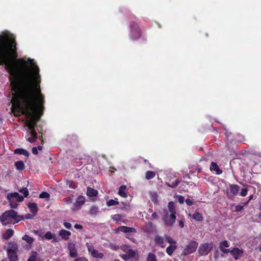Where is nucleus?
I'll list each match as a JSON object with an SVG mask.
<instances>
[{
  "label": "nucleus",
  "instance_id": "f257e3e1",
  "mask_svg": "<svg viewBox=\"0 0 261 261\" xmlns=\"http://www.w3.org/2000/svg\"><path fill=\"white\" fill-rule=\"evenodd\" d=\"M16 42L13 35L7 31L0 33V65H4L9 72L11 88V101L25 116L28 127L27 140L30 143L37 139L35 130L40 119L44 98L39 84V68L33 59H16Z\"/></svg>",
  "mask_w": 261,
  "mask_h": 261
},
{
  "label": "nucleus",
  "instance_id": "f03ea898",
  "mask_svg": "<svg viewBox=\"0 0 261 261\" xmlns=\"http://www.w3.org/2000/svg\"><path fill=\"white\" fill-rule=\"evenodd\" d=\"M21 220L20 216L14 210L5 212L0 216V221L3 225L15 224Z\"/></svg>",
  "mask_w": 261,
  "mask_h": 261
},
{
  "label": "nucleus",
  "instance_id": "7ed1b4c3",
  "mask_svg": "<svg viewBox=\"0 0 261 261\" xmlns=\"http://www.w3.org/2000/svg\"><path fill=\"white\" fill-rule=\"evenodd\" d=\"M7 198L9 201L11 207L16 208L18 206L17 202H22L24 199V197L17 192H14L8 193L7 195Z\"/></svg>",
  "mask_w": 261,
  "mask_h": 261
},
{
  "label": "nucleus",
  "instance_id": "20e7f679",
  "mask_svg": "<svg viewBox=\"0 0 261 261\" xmlns=\"http://www.w3.org/2000/svg\"><path fill=\"white\" fill-rule=\"evenodd\" d=\"M198 243L196 241H191L186 245L183 250L182 253L184 255H188L195 252L197 248Z\"/></svg>",
  "mask_w": 261,
  "mask_h": 261
},
{
  "label": "nucleus",
  "instance_id": "39448f33",
  "mask_svg": "<svg viewBox=\"0 0 261 261\" xmlns=\"http://www.w3.org/2000/svg\"><path fill=\"white\" fill-rule=\"evenodd\" d=\"M212 243H204L201 244L198 249V252L201 255H207L213 249Z\"/></svg>",
  "mask_w": 261,
  "mask_h": 261
},
{
  "label": "nucleus",
  "instance_id": "423d86ee",
  "mask_svg": "<svg viewBox=\"0 0 261 261\" xmlns=\"http://www.w3.org/2000/svg\"><path fill=\"white\" fill-rule=\"evenodd\" d=\"M130 27L131 38L134 40L139 38L141 36V33L137 24L133 22L131 23Z\"/></svg>",
  "mask_w": 261,
  "mask_h": 261
},
{
  "label": "nucleus",
  "instance_id": "0eeeda50",
  "mask_svg": "<svg viewBox=\"0 0 261 261\" xmlns=\"http://www.w3.org/2000/svg\"><path fill=\"white\" fill-rule=\"evenodd\" d=\"M85 199L83 196H79L76 199L75 202L74 203L73 207L71 208L73 211H78L81 208L82 205L85 203Z\"/></svg>",
  "mask_w": 261,
  "mask_h": 261
},
{
  "label": "nucleus",
  "instance_id": "6e6552de",
  "mask_svg": "<svg viewBox=\"0 0 261 261\" xmlns=\"http://www.w3.org/2000/svg\"><path fill=\"white\" fill-rule=\"evenodd\" d=\"M240 187L237 185H230L229 191L227 192L228 197L232 198L236 196L239 192Z\"/></svg>",
  "mask_w": 261,
  "mask_h": 261
},
{
  "label": "nucleus",
  "instance_id": "1a4fd4ad",
  "mask_svg": "<svg viewBox=\"0 0 261 261\" xmlns=\"http://www.w3.org/2000/svg\"><path fill=\"white\" fill-rule=\"evenodd\" d=\"M154 242L157 245L162 248L166 246L165 237H163L160 235H155L154 238Z\"/></svg>",
  "mask_w": 261,
  "mask_h": 261
},
{
  "label": "nucleus",
  "instance_id": "9d476101",
  "mask_svg": "<svg viewBox=\"0 0 261 261\" xmlns=\"http://www.w3.org/2000/svg\"><path fill=\"white\" fill-rule=\"evenodd\" d=\"M87 245L88 250L92 256L99 258L103 257V254L102 253H100L96 250H95L92 245H90L89 244H87Z\"/></svg>",
  "mask_w": 261,
  "mask_h": 261
},
{
  "label": "nucleus",
  "instance_id": "9b49d317",
  "mask_svg": "<svg viewBox=\"0 0 261 261\" xmlns=\"http://www.w3.org/2000/svg\"><path fill=\"white\" fill-rule=\"evenodd\" d=\"M230 253L231 255L233 257V258L236 260H237L242 257L243 255V251L237 247H236L231 250V251H230Z\"/></svg>",
  "mask_w": 261,
  "mask_h": 261
},
{
  "label": "nucleus",
  "instance_id": "f8f14e48",
  "mask_svg": "<svg viewBox=\"0 0 261 261\" xmlns=\"http://www.w3.org/2000/svg\"><path fill=\"white\" fill-rule=\"evenodd\" d=\"M68 248L69 251V254L71 257L77 256V253L75 247V244L72 243H68Z\"/></svg>",
  "mask_w": 261,
  "mask_h": 261
},
{
  "label": "nucleus",
  "instance_id": "ddd939ff",
  "mask_svg": "<svg viewBox=\"0 0 261 261\" xmlns=\"http://www.w3.org/2000/svg\"><path fill=\"white\" fill-rule=\"evenodd\" d=\"M127 253L128 255L129 259H132L134 261H138L139 255L137 251L132 249H128Z\"/></svg>",
  "mask_w": 261,
  "mask_h": 261
},
{
  "label": "nucleus",
  "instance_id": "4468645a",
  "mask_svg": "<svg viewBox=\"0 0 261 261\" xmlns=\"http://www.w3.org/2000/svg\"><path fill=\"white\" fill-rule=\"evenodd\" d=\"M59 235L62 238V239L67 240L69 238V236L71 235V232L65 229H61L59 231Z\"/></svg>",
  "mask_w": 261,
  "mask_h": 261
},
{
  "label": "nucleus",
  "instance_id": "2eb2a0df",
  "mask_svg": "<svg viewBox=\"0 0 261 261\" xmlns=\"http://www.w3.org/2000/svg\"><path fill=\"white\" fill-rule=\"evenodd\" d=\"M18 249L17 244L14 242H11L9 243L7 247V252H16Z\"/></svg>",
  "mask_w": 261,
  "mask_h": 261
},
{
  "label": "nucleus",
  "instance_id": "dca6fc26",
  "mask_svg": "<svg viewBox=\"0 0 261 261\" xmlns=\"http://www.w3.org/2000/svg\"><path fill=\"white\" fill-rule=\"evenodd\" d=\"M28 206L30 209V212L32 213L34 215H35L37 213L38 207L36 203H29L28 204Z\"/></svg>",
  "mask_w": 261,
  "mask_h": 261
},
{
  "label": "nucleus",
  "instance_id": "f3484780",
  "mask_svg": "<svg viewBox=\"0 0 261 261\" xmlns=\"http://www.w3.org/2000/svg\"><path fill=\"white\" fill-rule=\"evenodd\" d=\"M44 237L48 240L53 239V241L54 242H57L58 241V239L57 238L56 234L53 233L50 231H47L45 234Z\"/></svg>",
  "mask_w": 261,
  "mask_h": 261
},
{
  "label": "nucleus",
  "instance_id": "a211bd4d",
  "mask_svg": "<svg viewBox=\"0 0 261 261\" xmlns=\"http://www.w3.org/2000/svg\"><path fill=\"white\" fill-rule=\"evenodd\" d=\"M118 231H120L123 232H134L135 231V229L133 228L122 226L119 227L117 229Z\"/></svg>",
  "mask_w": 261,
  "mask_h": 261
},
{
  "label": "nucleus",
  "instance_id": "6ab92c4d",
  "mask_svg": "<svg viewBox=\"0 0 261 261\" xmlns=\"http://www.w3.org/2000/svg\"><path fill=\"white\" fill-rule=\"evenodd\" d=\"M210 170L212 171L216 172V173L217 174H220L222 172V170L219 168V167L218 166V165L214 162H212V163H211V165L210 166Z\"/></svg>",
  "mask_w": 261,
  "mask_h": 261
},
{
  "label": "nucleus",
  "instance_id": "aec40b11",
  "mask_svg": "<svg viewBox=\"0 0 261 261\" xmlns=\"http://www.w3.org/2000/svg\"><path fill=\"white\" fill-rule=\"evenodd\" d=\"M14 153L18 154H22L27 157H28L30 155V153L28 151L22 148H17L14 150Z\"/></svg>",
  "mask_w": 261,
  "mask_h": 261
},
{
  "label": "nucleus",
  "instance_id": "412c9836",
  "mask_svg": "<svg viewBox=\"0 0 261 261\" xmlns=\"http://www.w3.org/2000/svg\"><path fill=\"white\" fill-rule=\"evenodd\" d=\"M8 258L10 261H17L18 256L16 252H7Z\"/></svg>",
  "mask_w": 261,
  "mask_h": 261
},
{
  "label": "nucleus",
  "instance_id": "4be33fe9",
  "mask_svg": "<svg viewBox=\"0 0 261 261\" xmlns=\"http://www.w3.org/2000/svg\"><path fill=\"white\" fill-rule=\"evenodd\" d=\"M126 190V187L125 186H121L119 189V195L123 198H126L127 196Z\"/></svg>",
  "mask_w": 261,
  "mask_h": 261
},
{
  "label": "nucleus",
  "instance_id": "5701e85b",
  "mask_svg": "<svg viewBox=\"0 0 261 261\" xmlns=\"http://www.w3.org/2000/svg\"><path fill=\"white\" fill-rule=\"evenodd\" d=\"M15 166L16 169L19 171L23 170L25 168L24 164L22 161L16 162L15 163Z\"/></svg>",
  "mask_w": 261,
  "mask_h": 261
},
{
  "label": "nucleus",
  "instance_id": "b1692460",
  "mask_svg": "<svg viewBox=\"0 0 261 261\" xmlns=\"http://www.w3.org/2000/svg\"><path fill=\"white\" fill-rule=\"evenodd\" d=\"M14 234V231L11 229H8L3 234V237L5 239H10Z\"/></svg>",
  "mask_w": 261,
  "mask_h": 261
},
{
  "label": "nucleus",
  "instance_id": "393cba45",
  "mask_svg": "<svg viewBox=\"0 0 261 261\" xmlns=\"http://www.w3.org/2000/svg\"><path fill=\"white\" fill-rule=\"evenodd\" d=\"M98 193V192L91 188H87V194L88 196H90V197H93V196H95L97 195Z\"/></svg>",
  "mask_w": 261,
  "mask_h": 261
},
{
  "label": "nucleus",
  "instance_id": "a878e982",
  "mask_svg": "<svg viewBox=\"0 0 261 261\" xmlns=\"http://www.w3.org/2000/svg\"><path fill=\"white\" fill-rule=\"evenodd\" d=\"M192 217L194 219L198 221H202L203 219L202 214L197 212L194 213Z\"/></svg>",
  "mask_w": 261,
  "mask_h": 261
},
{
  "label": "nucleus",
  "instance_id": "bb28decb",
  "mask_svg": "<svg viewBox=\"0 0 261 261\" xmlns=\"http://www.w3.org/2000/svg\"><path fill=\"white\" fill-rule=\"evenodd\" d=\"M22 239L25 241L27 243L30 245H31L34 241V239L33 238L30 237L27 234H25L22 238Z\"/></svg>",
  "mask_w": 261,
  "mask_h": 261
},
{
  "label": "nucleus",
  "instance_id": "cd10ccee",
  "mask_svg": "<svg viewBox=\"0 0 261 261\" xmlns=\"http://www.w3.org/2000/svg\"><path fill=\"white\" fill-rule=\"evenodd\" d=\"M177 246L175 245H170L166 249V252L169 255H172L173 251L176 249Z\"/></svg>",
  "mask_w": 261,
  "mask_h": 261
},
{
  "label": "nucleus",
  "instance_id": "c85d7f7f",
  "mask_svg": "<svg viewBox=\"0 0 261 261\" xmlns=\"http://www.w3.org/2000/svg\"><path fill=\"white\" fill-rule=\"evenodd\" d=\"M175 214H176V213H170V220L169 221H167V220H165L167 225H171L173 223H174V222L175 221V219H176Z\"/></svg>",
  "mask_w": 261,
  "mask_h": 261
},
{
  "label": "nucleus",
  "instance_id": "c756f323",
  "mask_svg": "<svg viewBox=\"0 0 261 261\" xmlns=\"http://www.w3.org/2000/svg\"><path fill=\"white\" fill-rule=\"evenodd\" d=\"M119 202L117 198L114 199H111L107 202V205L108 206H111L118 204Z\"/></svg>",
  "mask_w": 261,
  "mask_h": 261
},
{
  "label": "nucleus",
  "instance_id": "7c9ffc66",
  "mask_svg": "<svg viewBox=\"0 0 261 261\" xmlns=\"http://www.w3.org/2000/svg\"><path fill=\"white\" fill-rule=\"evenodd\" d=\"M155 176V173L153 171H148L145 174V178L147 179H150L154 177Z\"/></svg>",
  "mask_w": 261,
  "mask_h": 261
},
{
  "label": "nucleus",
  "instance_id": "2f4dec72",
  "mask_svg": "<svg viewBox=\"0 0 261 261\" xmlns=\"http://www.w3.org/2000/svg\"><path fill=\"white\" fill-rule=\"evenodd\" d=\"M168 208L170 213H176L175 210V203L173 202H170L168 204Z\"/></svg>",
  "mask_w": 261,
  "mask_h": 261
},
{
  "label": "nucleus",
  "instance_id": "473e14b6",
  "mask_svg": "<svg viewBox=\"0 0 261 261\" xmlns=\"http://www.w3.org/2000/svg\"><path fill=\"white\" fill-rule=\"evenodd\" d=\"M50 197L49 193L46 192H43L39 195L40 198L45 199L46 200H48Z\"/></svg>",
  "mask_w": 261,
  "mask_h": 261
},
{
  "label": "nucleus",
  "instance_id": "72a5a7b5",
  "mask_svg": "<svg viewBox=\"0 0 261 261\" xmlns=\"http://www.w3.org/2000/svg\"><path fill=\"white\" fill-rule=\"evenodd\" d=\"M18 191L20 193L23 194L24 197H27L29 195V192L27 188H22L19 189Z\"/></svg>",
  "mask_w": 261,
  "mask_h": 261
},
{
  "label": "nucleus",
  "instance_id": "f704fd0d",
  "mask_svg": "<svg viewBox=\"0 0 261 261\" xmlns=\"http://www.w3.org/2000/svg\"><path fill=\"white\" fill-rule=\"evenodd\" d=\"M165 241H166L169 243L171 244V245H175L176 241L172 239L171 237H170L169 236L165 235Z\"/></svg>",
  "mask_w": 261,
  "mask_h": 261
},
{
  "label": "nucleus",
  "instance_id": "c9c22d12",
  "mask_svg": "<svg viewBox=\"0 0 261 261\" xmlns=\"http://www.w3.org/2000/svg\"><path fill=\"white\" fill-rule=\"evenodd\" d=\"M147 261H156V256L152 253H149L147 256Z\"/></svg>",
  "mask_w": 261,
  "mask_h": 261
},
{
  "label": "nucleus",
  "instance_id": "e433bc0d",
  "mask_svg": "<svg viewBox=\"0 0 261 261\" xmlns=\"http://www.w3.org/2000/svg\"><path fill=\"white\" fill-rule=\"evenodd\" d=\"M150 195L151 197V200L154 202L158 201V194L156 192H152L150 193Z\"/></svg>",
  "mask_w": 261,
  "mask_h": 261
},
{
  "label": "nucleus",
  "instance_id": "4c0bfd02",
  "mask_svg": "<svg viewBox=\"0 0 261 261\" xmlns=\"http://www.w3.org/2000/svg\"><path fill=\"white\" fill-rule=\"evenodd\" d=\"M90 212L91 215H96L99 212L98 208L95 206H92Z\"/></svg>",
  "mask_w": 261,
  "mask_h": 261
},
{
  "label": "nucleus",
  "instance_id": "58836bf2",
  "mask_svg": "<svg viewBox=\"0 0 261 261\" xmlns=\"http://www.w3.org/2000/svg\"><path fill=\"white\" fill-rule=\"evenodd\" d=\"M179 182L180 180L176 179L174 181L172 182L171 184H167V185L169 187L175 188L179 184Z\"/></svg>",
  "mask_w": 261,
  "mask_h": 261
},
{
  "label": "nucleus",
  "instance_id": "ea45409f",
  "mask_svg": "<svg viewBox=\"0 0 261 261\" xmlns=\"http://www.w3.org/2000/svg\"><path fill=\"white\" fill-rule=\"evenodd\" d=\"M248 191V190L247 188L242 189L240 193V196H241L242 197L246 196L247 194Z\"/></svg>",
  "mask_w": 261,
  "mask_h": 261
},
{
  "label": "nucleus",
  "instance_id": "a19ab883",
  "mask_svg": "<svg viewBox=\"0 0 261 261\" xmlns=\"http://www.w3.org/2000/svg\"><path fill=\"white\" fill-rule=\"evenodd\" d=\"M228 247H229V243L227 241H224L220 244V248Z\"/></svg>",
  "mask_w": 261,
  "mask_h": 261
},
{
  "label": "nucleus",
  "instance_id": "79ce46f5",
  "mask_svg": "<svg viewBox=\"0 0 261 261\" xmlns=\"http://www.w3.org/2000/svg\"><path fill=\"white\" fill-rule=\"evenodd\" d=\"M122 205H123V207L122 208L123 210L128 211L130 210V206L129 204L128 203H124V202H121Z\"/></svg>",
  "mask_w": 261,
  "mask_h": 261
},
{
  "label": "nucleus",
  "instance_id": "37998d69",
  "mask_svg": "<svg viewBox=\"0 0 261 261\" xmlns=\"http://www.w3.org/2000/svg\"><path fill=\"white\" fill-rule=\"evenodd\" d=\"M121 215L119 214H116L112 216V219L115 221H119L121 219Z\"/></svg>",
  "mask_w": 261,
  "mask_h": 261
},
{
  "label": "nucleus",
  "instance_id": "c03bdc74",
  "mask_svg": "<svg viewBox=\"0 0 261 261\" xmlns=\"http://www.w3.org/2000/svg\"><path fill=\"white\" fill-rule=\"evenodd\" d=\"M177 200L180 203H183L185 201V198L182 196L179 195L177 196Z\"/></svg>",
  "mask_w": 261,
  "mask_h": 261
},
{
  "label": "nucleus",
  "instance_id": "a18cd8bd",
  "mask_svg": "<svg viewBox=\"0 0 261 261\" xmlns=\"http://www.w3.org/2000/svg\"><path fill=\"white\" fill-rule=\"evenodd\" d=\"M243 208V206L240 205H237L235 207V210H236V212H239L242 210Z\"/></svg>",
  "mask_w": 261,
  "mask_h": 261
},
{
  "label": "nucleus",
  "instance_id": "49530a36",
  "mask_svg": "<svg viewBox=\"0 0 261 261\" xmlns=\"http://www.w3.org/2000/svg\"><path fill=\"white\" fill-rule=\"evenodd\" d=\"M121 249L124 252H126V253H127V251L128 250V249H130L128 246H126V245H123V246H121Z\"/></svg>",
  "mask_w": 261,
  "mask_h": 261
},
{
  "label": "nucleus",
  "instance_id": "de8ad7c7",
  "mask_svg": "<svg viewBox=\"0 0 261 261\" xmlns=\"http://www.w3.org/2000/svg\"><path fill=\"white\" fill-rule=\"evenodd\" d=\"M63 225L67 229H70L71 228V224L68 222H64Z\"/></svg>",
  "mask_w": 261,
  "mask_h": 261
},
{
  "label": "nucleus",
  "instance_id": "09e8293b",
  "mask_svg": "<svg viewBox=\"0 0 261 261\" xmlns=\"http://www.w3.org/2000/svg\"><path fill=\"white\" fill-rule=\"evenodd\" d=\"M121 257L125 260H128L130 259L127 253L121 255Z\"/></svg>",
  "mask_w": 261,
  "mask_h": 261
},
{
  "label": "nucleus",
  "instance_id": "8fccbe9b",
  "mask_svg": "<svg viewBox=\"0 0 261 261\" xmlns=\"http://www.w3.org/2000/svg\"><path fill=\"white\" fill-rule=\"evenodd\" d=\"M220 250L223 252L224 253H227L228 252H230V251L231 250L230 249H225L224 248H220Z\"/></svg>",
  "mask_w": 261,
  "mask_h": 261
},
{
  "label": "nucleus",
  "instance_id": "3c124183",
  "mask_svg": "<svg viewBox=\"0 0 261 261\" xmlns=\"http://www.w3.org/2000/svg\"><path fill=\"white\" fill-rule=\"evenodd\" d=\"M36 256L35 255L33 254L29 257L28 261H36Z\"/></svg>",
  "mask_w": 261,
  "mask_h": 261
},
{
  "label": "nucleus",
  "instance_id": "603ef678",
  "mask_svg": "<svg viewBox=\"0 0 261 261\" xmlns=\"http://www.w3.org/2000/svg\"><path fill=\"white\" fill-rule=\"evenodd\" d=\"M185 201L188 205H192L193 203V201L190 199H187Z\"/></svg>",
  "mask_w": 261,
  "mask_h": 261
},
{
  "label": "nucleus",
  "instance_id": "864d4df0",
  "mask_svg": "<svg viewBox=\"0 0 261 261\" xmlns=\"http://www.w3.org/2000/svg\"><path fill=\"white\" fill-rule=\"evenodd\" d=\"M74 261H88L85 257H79L75 259Z\"/></svg>",
  "mask_w": 261,
  "mask_h": 261
},
{
  "label": "nucleus",
  "instance_id": "5fc2aeb1",
  "mask_svg": "<svg viewBox=\"0 0 261 261\" xmlns=\"http://www.w3.org/2000/svg\"><path fill=\"white\" fill-rule=\"evenodd\" d=\"M32 153L34 154H35V155H37L38 153V150H37V148L35 147H33L32 148Z\"/></svg>",
  "mask_w": 261,
  "mask_h": 261
},
{
  "label": "nucleus",
  "instance_id": "6e6d98bb",
  "mask_svg": "<svg viewBox=\"0 0 261 261\" xmlns=\"http://www.w3.org/2000/svg\"><path fill=\"white\" fill-rule=\"evenodd\" d=\"M64 201L66 202L67 204H69L71 203L72 199L70 197H68L64 199Z\"/></svg>",
  "mask_w": 261,
  "mask_h": 261
},
{
  "label": "nucleus",
  "instance_id": "4d7b16f0",
  "mask_svg": "<svg viewBox=\"0 0 261 261\" xmlns=\"http://www.w3.org/2000/svg\"><path fill=\"white\" fill-rule=\"evenodd\" d=\"M158 218V215L155 212H154L151 215V220H154Z\"/></svg>",
  "mask_w": 261,
  "mask_h": 261
},
{
  "label": "nucleus",
  "instance_id": "13d9d810",
  "mask_svg": "<svg viewBox=\"0 0 261 261\" xmlns=\"http://www.w3.org/2000/svg\"><path fill=\"white\" fill-rule=\"evenodd\" d=\"M74 228L76 229H82L83 228V226L80 224H75L74 225Z\"/></svg>",
  "mask_w": 261,
  "mask_h": 261
},
{
  "label": "nucleus",
  "instance_id": "bf43d9fd",
  "mask_svg": "<svg viewBox=\"0 0 261 261\" xmlns=\"http://www.w3.org/2000/svg\"><path fill=\"white\" fill-rule=\"evenodd\" d=\"M69 187L74 189L76 188L75 185L74 183L71 182V184L69 185Z\"/></svg>",
  "mask_w": 261,
  "mask_h": 261
},
{
  "label": "nucleus",
  "instance_id": "052dcab7",
  "mask_svg": "<svg viewBox=\"0 0 261 261\" xmlns=\"http://www.w3.org/2000/svg\"><path fill=\"white\" fill-rule=\"evenodd\" d=\"M179 225L180 227H184V222H182V221H180Z\"/></svg>",
  "mask_w": 261,
  "mask_h": 261
},
{
  "label": "nucleus",
  "instance_id": "680f3d73",
  "mask_svg": "<svg viewBox=\"0 0 261 261\" xmlns=\"http://www.w3.org/2000/svg\"><path fill=\"white\" fill-rule=\"evenodd\" d=\"M37 150H41L42 149V147L41 146H38V147H37Z\"/></svg>",
  "mask_w": 261,
  "mask_h": 261
},
{
  "label": "nucleus",
  "instance_id": "e2e57ef3",
  "mask_svg": "<svg viewBox=\"0 0 261 261\" xmlns=\"http://www.w3.org/2000/svg\"><path fill=\"white\" fill-rule=\"evenodd\" d=\"M111 169H113V170H110V171L111 172H114V170H116L115 168H114V167L111 168Z\"/></svg>",
  "mask_w": 261,
  "mask_h": 261
},
{
  "label": "nucleus",
  "instance_id": "0e129e2a",
  "mask_svg": "<svg viewBox=\"0 0 261 261\" xmlns=\"http://www.w3.org/2000/svg\"><path fill=\"white\" fill-rule=\"evenodd\" d=\"M118 248V246H114L113 247V249H115V250H116Z\"/></svg>",
  "mask_w": 261,
  "mask_h": 261
},
{
  "label": "nucleus",
  "instance_id": "69168bd1",
  "mask_svg": "<svg viewBox=\"0 0 261 261\" xmlns=\"http://www.w3.org/2000/svg\"><path fill=\"white\" fill-rule=\"evenodd\" d=\"M252 198H253V195L250 196L249 201L251 199H252Z\"/></svg>",
  "mask_w": 261,
  "mask_h": 261
},
{
  "label": "nucleus",
  "instance_id": "338daca9",
  "mask_svg": "<svg viewBox=\"0 0 261 261\" xmlns=\"http://www.w3.org/2000/svg\"><path fill=\"white\" fill-rule=\"evenodd\" d=\"M27 218L29 219V218H30V215H28V216L26 217Z\"/></svg>",
  "mask_w": 261,
  "mask_h": 261
},
{
  "label": "nucleus",
  "instance_id": "774afa93",
  "mask_svg": "<svg viewBox=\"0 0 261 261\" xmlns=\"http://www.w3.org/2000/svg\"><path fill=\"white\" fill-rule=\"evenodd\" d=\"M114 261H120L119 260H118V259H115L114 260Z\"/></svg>",
  "mask_w": 261,
  "mask_h": 261
}]
</instances>
